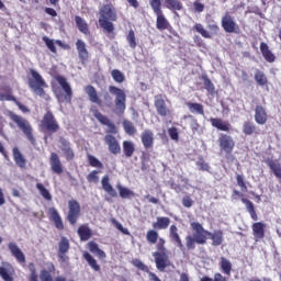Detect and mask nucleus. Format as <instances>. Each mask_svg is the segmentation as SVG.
I'll list each match as a JSON object with an SVG mask.
<instances>
[{"label": "nucleus", "instance_id": "1", "mask_svg": "<svg viewBox=\"0 0 281 281\" xmlns=\"http://www.w3.org/2000/svg\"><path fill=\"white\" fill-rule=\"evenodd\" d=\"M191 229L194 232L193 236L188 235L186 237V247L188 251L196 249V245H205L207 243V237L211 238L213 247H221L225 240L223 231L217 229L212 233L206 231L199 222L191 223Z\"/></svg>", "mask_w": 281, "mask_h": 281}, {"label": "nucleus", "instance_id": "2", "mask_svg": "<svg viewBox=\"0 0 281 281\" xmlns=\"http://www.w3.org/2000/svg\"><path fill=\"white\" fill-rule=\"evenodd\" d=\"M99 26L106 34H113L115 32V24L113 22L117 21V11L113 4H103L99 10Z\"/></svg>", "mask_w": 281, "mask_h": 281}, {"label": "nucleus", "instance_id": "3", "mask_svg": "<svg viewBox=\"0 0 281 281\" xmlns=\"http://www.w3.org/2000/svg\"><path fill=\"white\" fill-rule=\"evenodd\" d=\"M31 77L27 79V85L31 91L43 98L44 100H49V94H46L45 89H47V82L43 79V76L38 74L35 69H30Z\"/></svg>", "mask_w": 281, "mask_h": 281}, {"label": "nucleus", "instance_id": "4", "mask_svg": "<svg viewBox=\"0 0 281 281\" xmlns=\"http://www.w3.org/2000/svg\"><path fill=\"white\" fill-rule=\"evenodd\" d=\"M156 249L157 251L153 252L156 269L158 271H166L167 267H170V257L168 256V248H166V239L164 237L157 240Z\"/></svg>", "mask_w": 281, "mask_h": 281}, {"label": "nucleus", "instance_id": "5", "mask_svg": "<svg viewBox=\"0 0 281 281\" xmlns=\"http://www.w3.org/2000/svg\"><path fill=\"white\" fill-rule=\"evenodd\" d=\"M38 128L41 133L45 134V137H52V135H56L60 131V124L53 111H46L40 121Z\"/></svg>", "mask_w": 281, "mask_h": 281}, {"label": "nucleus", "instance_id": "6", "mask_svg": "<svg viewBox=\"0 0 281 281\" xmlns=\"http://www.w3.org/2000/svg\"><path fill=\"white\" fill-rule=\"evenodd\" d=\"M12 122L16 124L18 128L22 131V133L25 135L27 142L32 146H36V137L34 136V128L32 127V124H30V121L24 119L23 116L19 114H11L10 115Z\"/></svg>", "mask_w": 281, "mask_h": 281}, {"label": "nucleus", "instance_id": "7", "mask_svg": "<svg viewBox=\"0 0 281 281\" xmlns=\"http://www.w3.org/2000/svg\"><path fill=\"white\" fill-rule=\"evenodd\" d=\"M54 78L64 91V93L55 92L58 102H67V104H71V99L74 98V90H71V86L67 81V78L60 75H57Z\"/></svg>", "mask_w": 281, "mask_h": 281}, {"label": "nucleus", "instance_id": "8", "mask_svg": "<svg viewBox=\"0 0 281 281\" xmlns=\"http://www.w3.org/2000/svg\"><path fill=\"white\" fill-rule=\"evenodd\" d=\"M109 91L111 95L115 97L114 113H117V115H124V112L126 111V92L116 86H109Z\"/></svg>", "mask_w": 281, "mask_h": 281}, {"label": "nucleus", "instance_id": "9", "mask_svg": "<svg viewBox=\"0 0 281 281\" xmlns=\"http://www.w3.org/2000/svg\"><path fill=\"white\" fill-rule=\"evenodd\" d=\"M161 5V0H153L150 8L154 14H156V29L164 32L166 27H169L170 22L166 19V15H164Z\"/></svg>", "mask_w": 281, "mask_h": 281}, {"label": "nucleus", "instance_id": "10", "mask_svg": "<svg viewBox=\"0 0 281 281\" xmlns=\"http://www.w3.org/2000/svg\"><path fill=\"white\" fill-rule=\"evenodd\" d=\"M217 143L220 151L226 155V159H229V156H232V153H234V148H236V142L234 140V137L221 133Z\"/></svg>", "mask_w": 281, "mask_h": 281}, {"label": "nucleus", "instance_id": "11", "mask_svg": "<svg viewBox=\"0 0 281 281\" xmlns=\"http://www.w3.org/2000/svg\"><path fill=\"white\" fill-rule=\"evenodd\" d=\"M80 202L77 200L68 201V214L66 216L68 223H70L71 225H76V223H78V218H80Z\"/></svg>", "mask_w": 281, "mask_h": 281}, {"label": "nucleus", "instance_id": "12", "mask_svg": "<svg viewBox=\"0 0 281 281\" xmlns=\"http://www.w3.org/2000/svg\"><path fill=\"white\" fill-rule=\"evenodd\" d=\"M222 27L224 32L227 34H236L238 30H240V26L236 23V20H234V16L229 14V12H226L222 18Z\"/></svg>", "mask_w": 281, "mask_h": 281}, {"label": "nucleus", "instance_id": "13", "mask_svg": "<svg viewBox=\"0 0 281 281\" xmlns=\"http://www.w3.org/2000/svg\"><path fill=\"white\" fill-rule=\"evenodd\" d=\"M154 106L160 117H168V115H171L172 113V111H170L168 105L166 104V99L164 98V94H156L154 97Z\"/></svg>", "mask_w": 281, "mask_h": 281}, {"label": "nucleus", "instance_id": "14", "mask_svg": "<svg viewBox=\"0 0 281 281\" xmlns=\"http://www.w3.org/2000/svg\"><path fill=\"white\" fill-rule=\"evenodd\" d=\"M237 196H240L241 203L246 205V210L248 214L250 215V218L252 221H258V213L256 212V206L254 205V202H251L249 199H246L243 196V193L238 190H233L232 199H237Z\"/></svg>", "mask_w": 281, "mask_h": 281}, {"label": "nucleus", "instance_id": "15", "mask_svg": "<svg viewBox=\"0 0 281 281\" xmlns=\"http://www.w3.org/2000/svg\"><path fill=\"white\" fill-rule=\"evenodd\" d=\"M93 116L95 117V120H98V122H100V124H102L103 126H108V133H110L111 135H117V126H115V123L110 121L104 114L95 110L93 112Z\"/></svg>", "mask_w": 281, "mask_h": 281}, {"label": "nucleus", "instance_id": "16", "mask_svg": "<svg viewBox=\"0 0 281 281\" xmlns=\"http://www.w3.org/2000/svg\"><path fill=\"white\" fill-rule=\"evenodd\" d=\"M169 240H171V243H173V245H176L180 251H186V246L183 245V240L179 235V228L177 225H171L169 227Z\"/></svg>", "mask_w": 281, "mask_h": 281}, {"label": "nucleus", "instance_id": "17", "mask_svg": "<svg viewBox=\"0 0 281 281\" xmlns=\"http://www.w3.org/2000/svg\"><path fill=\"white\" fill-rule=\"evenodd\" d=\"M104 143L106 144L109 151L112 155H120L122 153V147L120 146V142L112 134H108L104 136Z\"/></svg>", "mask_w": 281, "mask_h": 281}, {"label": "nucleus", "instance_id": "18", "mask_svg": "<svg viewBox=\"0 0 281 281\" xmlns=\"http://www.w3.org/2000/svg\"><path fill=\"white\" fill-rule=\"evenodd\" d=\"M42 41H44L46 47H48V49H49V52H52V54H57L56 45H58V47H61V49H71V45L65 44L60 40L54 41L47 36H43Z\"/></svg>", "mask_w": 281, "mask_h": 281}, {"label": "nucleus", "instance_id": "19", "mask_svg": "<svg viewBox=\"0 0 281 281\" xmlns=\"http://www.w3.org/2000/svg\"><path fill=\"white\" fill-rule=\"evenodd\" d=\"M54 271H56L54 263H49L48 270H45V269L41 270L40 280L41 281H67V278L63 276H58L54 279V277L52 276Z\"/></svg>", "mask_w": 281, "mask_h": 281}, {"label": "nucleus", "instance_id": "20", "mask_svg": "<svg viewBox=\"0 0 281 281\" xmlns=\"http://www.w3.org/2000/svg\"><path fill=\"white\" fill-rule=\"evenodd\" d=\"M48 218L52 221L59 232H63L65 229V223H63V217L60 216V213H58V210L56 207H49L48 209Z\"/></svg>", "mask_w": 281, "mask_h": 281}, {"label": "nucleus", "instance_id": "21", "mask_svg": "<svg viewBox=\"0 0 281 281\" xmlns=\"http://www.w3.org/2000/svg\"><path fill=\"white\" fill-rule=\"evenodd\" d=\"M140 142L145 150H150L155 146V134L149 128L144 130L140 134Z\"/></svg>", "mask_w": 281, "mask_h": 281}, {"label": "nucleus", "instance_id": "22", "mask_svg": "<svg viewBox=\"0 0 281 281\" xmlns=\"http://www.w3.org/2000/svg\"><path fill=\"white\" fill-rule=\"evenodd\" d=\"M76 49L78 53V58L82 65L89 60V49H87V43L82 40H77Z\"/></svg>", "mask_w": 281, "mask_h": 281}, {"label": "nucleus", "instance_id": "23", "mask_svg": "<svg viewBox=\"0 0 281 281\" xmlns=\"http://www.w3.org/2000/svg\"><path fill=\"white\" fill-rule=\"evenodd\" d=\"M50 170L54 175L60 176L64 172L63 162L60 161V157L56 153H52L49 157Z\"/></svg>", "mask_w": 281, "mask_h": 281}, {"label": "nucleus", "instance_id": "24", "mask_svg": "<svg viewBox=\"0 0 281 281\" xmlns=\"http://www.w3.org/2000/svg\"><path fill=\"white\" fill-rule=\"evenodd\" d=\"M8 249L11 251V255L15 258L16 262L22 265V267H25V254L19 248V246L14 243L8 244Z\"/></svg>", "mask_w": 281, "mask_h": 281}, {"label": "nucleus", "instance_id": "25", "mask_svg": "<svg viewBox=\"0 0 281 281\" xmlns=\"http://www.w3.org/2000/svg\"><path fill=\"white\" fill-rule=\"evenodd\" d=\"M266 228L267 224L262 222H256L251 225L252 236L255 237L256 243H260V240L265 239Z\"/></svg>", "mask_w": 281, "mask_h": 281}, {"label": "nucleus", "instance_id": "26", "mask_svg": "<svg viewBox=\"0 0 281 281\" xmlns=\"http://www.w3.org/2000/svg\"><path fill=\"white\" fill-rule=\"evenodd\" d=\"M211 125L217 131H223L224 133H229L232 131V124L228 121H223L221 117H211Z\"/></svg>", "mask_w": 281, "mask_h": 281}, {"label": "nucleus", "instance_id": "27", "mask_svg": "<svg viewBox=\"0 0 281 281\" xmlns=\"http://www.w3.org/2000/svg\"><path fill=\"white\" fill-rule=\"evenodd\" d=\"M132 265L134 267H136V269H139L140 271H145V273L148 274V278L150 281H161V279H159L155 272L150 271V269H148V266H146L144 262H142V260L139 259H133L132 260Z\"/></svg>", "mask_w": 281, "mask_h": 281}, {"label": "nucleus", "instance_id": "28", "mask_svg": "<svg viewBox=\"0 0 281 281\" xmlns=\"http://www.w3.org/2000/svg\"><path fill=\"white\" fill-rule=\"evenodd\" d=\"M267 120L269 116L267 115V110L262 105H257L255 108V122L256 124H260L261 126L267 124Z\"/></svg>", "mask_w": 281, "mask_h": 281}, {"label": "nucleus", "instance_id": "29", "mask_svg": "<svg viewBox=\"0 0 281 281\" xmlns=\"http://www.w3.org/2000/svg\"><path fill=\"white\" fill-rule=\"evenodd\" d=\"M85 92L87 93L92 104H98V106H102V100L98 95V90H95V87L88 85L85 87Z\"/></svg>", "mask_w": 281, "mask_h": 281}, {"label": "nucleus", "instance_id": "30", "mask_svg": "<svg viewBox=\"0 0 281 281\" xmlns=\"http://www.w3.org/2000/svg\"><path fill=\"white\" fill-rule=\"evenodd\" d=\"M77 234L82 243H87L93 236V231H91L89 224H82L78 227Z\"/></svg>", "mask_w": 281, "mask_h": 281}, {"label": "nucleus", "instance_id": "31", "mask_svg": "<svg viewBox=\"0 0 281 281\" xmlns=\"http://www.w3.org/2000/svg\"><path fill=\"white\" fill-rule=\"evenodd\" d=\"M101 186H102V189L104 190V192H106V194H109L113 199H115V196H117V191H115L113 186H111V179L109 178L108 175L102 177Z\"/></svg>", "mask_w": 281, "mask_h": 281}, {"label": "nucleus", "instance_id": "32", "mask_svg": "<svg viewBox=\"0 0 281 281\" xmlns=\"http://www.w3.org/2000/svg\"><path fill=\"white\" fill-rule=\"evenodd\" d=\"M151 227L154 229H156L157 232H159L161 229H168V227H170V217L158 216L156 218V222H154L151 224Z\"/></svg>", "mask_w": 281, "mask_h": 281}, {"label": "nucleus", "instance_id": "33", "mask_svg": "<svg viewBox=\"0 0 281 281\" xmlns=\"http://www.w3.org/2000/svg\"><path fill=\"white\" fill-rule=\"evenodd\" d=\"M0 278L3 281H14V268L11 265L0 266Z\"/></svg>", "mask_w": 281, "mask_h": 281}, {"label": "nucleus", "instance_id": "34", "mask_svg": "<svg viewBox=\"0 0 281 281\" xmlns=\"http://www.w3.org/2000/svg\"><path fill=\"white\" fill-rule=\"evenodd\" d=\"M220 269H221L222 273H224V276H227V278H229L232 276V271H233L232 261H229V259H227L225 257H221L220 258Z\"/></svg>", "mask_w": 281, "mask_h": 281}, {"label": "nucleus", "instance_id": "35", "mask_svg": "<svg viewBox=\"0 0 281 281\" xmlns=\"http://www.w3.org/2000/svg\"><path fill=\"white\" fill-rule=\"evenodd\" d=\"M267 166L270 168L271 172H273L277 179H281V164L278 160H273L268 158L266 160Z\"/></svg>", "mask_w": 281, "mask_h": 281}, {"label": "nucleus", "instance_id": "36", "mask_svg": "<svg viewBox=\"0 0 281 281\" xmlns=\"http://www.w3.org/2000/svg\"><path fill=\"white\" fill-rule=\"evenodd\" d=\"M260 52L267 63H276V55L271 53V49H269V45H267V43H260Z\"/></svg>", "mask_w": 281, "mask_h": 281}, {"label": "nucleus", "instance_id": "37", "mask_svg": "<svg viewBox=\"0 0 281 281\" xmlns=\"http://www.w3.org/2000/svg\"><path fill=\"white\" fill-rule=\"evenodd\" d=\"M183 120H191L190 128H191L193 135H196V133H203V128L201 127V124L199 123L196 117H194V115H192V114L184 115Z\"/></svg>", "mask_w": 281, "mask_h": 281}, {"label": "nucleus", "instance_id": "38", "mask_svg": "<svg viewBox=\"0 0 281 281\" xmlns=\"http://www.w3.org/2000/svg\"><path fill=\"white\" fill-rule=\"evenodd\" d=\"M243 133L244 135H260L258 131V126L255 125L251 121H246L243 124Z\"/></svg>", "mask_w": 281, "mask_h": 281}, {"label": "nucleus", "instance_id": "39", "mask_svg": "<svg viewBox=\"0 0 281 281\" xmlns=\"http://www.w3.org/2000/svg\"><path fill=\"white\" fill-rule=\"evenodd\" d=\"M254 78L259 87H269V79L267 78V75H265V71L257 69Z\"/></svg>", "mask_w": 281, "mask_h": 281}, {"label": "nucleus", "instance_id": "40", "mask_svg": "<svg viewBox=\"0 0 281 281\" xmlns=\"http://www.w3.org/2000/svg\"><path fill=\"white\" fill-rule=\"evenodd\" d=\"M88 249L91 251V254H95L100 260H104V258H106V252L100 249V246H98V243L95 241H89Z\"/></svg>", "mask_w": 281, "mask_h": 281}, {"label": "nucleus", "instance_id": "41", "mask_svg": "<svg viewBox=\"0 0 281 281\" xmlns=\"http://www.w3.org/2000/svg\"><path fill=\"white\" fill-rule=\"evenodd\" d=\"M12 153L16 166H19V168H25L27 162L25 157H23V154H21V150H19V147H13Z\"/></svg>", "mask_w": 281, "mask_h": 281}, {"label": "nucleus", "instance_id": "42", "mask_svg": "<svg viewBox=\"0 0 281 281\" xmlns=\"http://www.w3.org/2000/svg\"><path fill=\"white\" fill-rule=\"evenodd\" d=\"M186 106L189 109L190 113H196L198 115H205V110L203 104L194 102H186Z\"/></svg>", "mask_w": 281, "mask_h": 281}, {"label": "nucleus", "instance_id": "43", "mask_svg": "<svg viewBox=\"0 0 281 281\" xmlns=\"http://www.w3.org/2000/svg\"><path fill=\"white\" fill-rule=\"evenodd\" d=\"M75 22L81 34H89V24L80 15L75 16Z\"/></svg>", "mask_w": 281, "mask_h": 281}, {"label": "nucleus", "instance_id": "44", "mask_svg": "<svg viewBox=\"0 0 281 281\" xmlns=\"http://www.w3.org/2000/svg\"><path fill=\"white\" fill-rule=\"evenodd\" d=\"M123 128L126 133V135H130V137H133L137 134V128L135 127V124L128 120H123Z\"/></svg>", "mask_w": 281, "mask_h": 281}, {"label": "nucleus", "instance_id": "45", "mask_svg": "<svg viewBox=\"0 0 281 281\" xmlns=\"http://www.w3.org/2000/svg\"><path fill=\"white\" fill-rule=\"evenodd\" d=\"M123 153H124L125 157H127L128 159L131 157H133V155L135 153V144L130 140H124L123 142Z\"/></svg>", "mask_w": 281, "mask_h": 281}, {"label": "nucleus", "instance_id": "46", "mask_svg": "<svg viewBox=\"0 0 281 281\" xmlns=\"http://www.w3.org/2000/svg\"><path fill=\"white\" fill-rule=\"evenodd\" d=\"M165 3L166 8L172 12L183 10V3L179 0H165Z\"/></svg>", "mask_w": 281, "mask_h": 281}, {"label": "nucleus", "instance_id": "47", "mask_svg": "<svg viewBox=\"0 0 281 281\" xmlns=\"http://www.w3.org/2000/svg\"><path fill=\"white\" fill-rule=\"evenodd\" d=\"M165 3L166 8L172 12L183 10V3L179 0H165Z\"/></svg>", "mask_w": 281, "mask_h": 281}, {"label": "nucleus", "instance_id": "48", "mask_svg": "<svg viewBox=\"0 0 281 281\" xmlns=\"http://www.w3.org/2000/svg\"><path fill=\"white\" fill-rule=\"evenodd\" d=\"M83 258L88 262L89 267L92 268L94 271H100V265L98 263V260L91 256V254L85 251Z\"/></svg>", "mask_w": 281, "mask_h": 281}, {"label": "nucleus", "instance_id": "49", "mask_svg": "<svg viewBox=\"0 0 281 281\" xmlns=\"http://www.w3.org/2000/svg\"><path fill=\"white\" fill-rule=\"evenodd\" d=\"M159 233L157 229H149L146 234V240L149 243V245H157V241L160 239Z\"/></svg>", "mask_w": 281, "mask_h": 281}, {"label": "nucleus", "instance_id": "50", "mask_svg": "<svg viewBox=\"0 0 281 281\" xmlns=\"http://www.w3.org/2000/svg\"><path fill=\"white\" fill-rule=\"evenodd\" d=\"M202 80L207 93L210 95H214V93H216V87H214V83L212 82V80L207 78V75L202 76Z\"/></svg>", "mask_w": 281, "mask_h": 281}, {"label": "nucleus", "instance_id": "51", "mask_svg": "<svg viewBox=\"0 0 281 281\" xmlns=\"http://www.w3.org/2000/svg\"><path fill=\"white\" fill-rule=\"evenodd\" d=\"M116 188L121 199H131L132 196H135V192L131 191L126 187H122V184H117Z\"/></svg>", "mask_w": 281, "mask_h": 281}, {"label": "nucleus", "instance_id": "52", "mask_svg": "<svg viewBox=\"0 0 281 281\" xmlns=\"http://www.w3.org/2000/svg\"><path fill=\"white\" fill-rule=\"evenodd\" d=\"M36 190H38L41 196H43L45 201H52V193H49V190H47L43 183H36Z\"/></svg>", "mask_w": 281, "mask_h": 281}, {"label": "nucleus", "instance_id": "53", "mask_svg": "<svg viewBox=\"0 0 281 281\" xmlns=\"http://www.w3.org/2000/svg\"><path fill=\"white\" fill-rule=\"evenodd\" d=\"M87 159L91 168H99L100 170L104 168V165L102 164V161H100L95 156L88 154Z\"/></svg>", "mask_w": 281, "mask_h": 281}, {"label": "nucleus", "instance_id": "54", "mask_svg": "<svg viewBox=\"0 0 281 281\" xmlns=\"http://www.w3.org/2000/svg\"><path fill=\"white\" fill-rule=\"evenodd\" d=\"M195 166H198V168H199V170H201V172H210V164H207L205 161V158H203V156H200L198 158Z\"/></svg>", "mask_w": 281, "mask_h": 281}, {"label": "nucleus", "instance_id": "55", "mask_svg": "<svg viewBox=\"0 0 281 281\" xmlns=\"http://www.w3.org/2000/svg\"><path fill=\"white\" fill-rule=\"evenodd\" d=\"M58 247V254H67V251H69V239L67 237H61Z\"/></svg>", "mask_w": 281, "mask_h": 281}, {"label": "nucleus", "instance_id": "56", "mask_svg": "<svg viewBox=\"0 0 281 281\" xmlns=\"http://www.w3.org/2000/svg\"><path fill=\"white\" fill-rule=\"evenodd\" d=\"M111 76H112L114 82H117L119 85H122V82H124L126 80V77L119 69H113L111 71Z\"/></svg>", "mask_w": 281, "mask_h": 281}, {"label": "nucleus", "instance_id": "57", "mask_svg": "<svg viewBox=\"0 0 281 281\" xmlns=\"http://www.w3.org/2000/svg\"><path fill=\"white\" fill-rule=\"evenodd\" d=\"M126 41H127L131 49H135V47H137V38L135 37V31H133V29H131L128 31V34L126 36Z\"/></svg>", "mask_w": 281, "mask_h": 281}, {"label": "nucleus", "instance_id": "58", "mask_svg": "<svg viewBox=\"0 0 281 281\" xmlns=\"http://www.w3.org/2000/svg\"><path fill=\"white\" fill-rule=\"evenodd\" d=\"M194 30H195V32H198V34H201V36H203V38H212V34H210V32H207V30H205L203 27V24L196 23L194 25Z\"/></svg>", "mask_w": 281, "mask_h": 281}, {"label": "nucleus", "instance_id": "59", "mask_svg": "<svg viewBox=\"0 0 281 281\" xmlns=\"http://www.w3.org/2000/svg\"><path fill=\"white\" fill-rule=\"evenodd\" d=\"M100 171L99 170H92L87 176L88 183H99L100 182Z\"/></svg>", "mask_w": 281, "mask_h": 281}, {"label": "nucleus", "instance_id": "60", "mask_svg": "<svg viewBox=\"0 0 281 281\" xmlns=\"http://www.w3.org/2000/svg\"><path fill=\"white\" fill-rule=\"evenodd\" d=\"M66 161H74L76 159V153H74V148L64 149L63 151Z\"/></svg>", "mask_w": 281, "mask_h": 281}, {"label": "nucleus", "instance_id": "61", "mask_svg": "<svg viewBox=\"0 0 281 281\" xmlns=\"http://www.w3.org/2000/svg\"><path fill=\"white\" fill-rule=\"evenodd\" d=\"M237 186L240 187L241 192H247V183L241 175L236 176Z\"/></svg>", "mask_w": 281, "mask_h": 281}, {"label": "nucleus", "instance_id": "62", "mask_svg": "<svg viewBox=\"0 0 281 281\" xmlns=\"http://www.w3.org/2000/svg\"><path fill=\"white\" fill-rule=\"evenodd\" d=\"M59 144H60L61 153L71 148V143L69 140H67V138H65V137L59 138Z\"/></svg>", "mask_w": 281, "mask_h": 281}, {"label": "nucleus", "instance_id": "63", "mask_svg": "<svg viewBox=\"0 0 281 281\" xmlns=\"http://www.w3.org/2000/svg\"><path fill=\"white\" fill-rule=\"evenodd\" d=\"M168 133L170 139H172L173 142H179V131L177 130V127H170L168 130Z\"/></svg>", "mask_w": 281, "mask_h": 281}, {"label": "nucleus", "instance_id": "64", "mask_svg": "<svg viewBox=\"0 0 281 281\" xmlns=\"http://www.w3.org/2000/svg\"><path fill=\"white\" fill-rule=\"evenodd\" d=\"M103 102L104 105L108 106V109H111V106H113V97H111L109 92H105L103 94Z\"/></svg>", "mask_w": 281, "mask_h": 281}]
</instances>
